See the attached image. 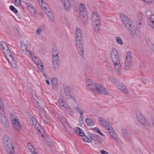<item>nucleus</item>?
Returning a JSON list of instances; mask_svg holds the SVG:
<instances>
[{"instance_id": "680f3d73", "label": "nucleus", "mask_w": 154, "mask_h": 154, "mask_svg": "<svg viewBox=\"0 0 154 154\" xmlns=\"http://www.w3.org/2000/svg\"><path fill=\"white\" fill-rule=\"evenodd\" d=\"M14 117V115L13 114H11V118H13Z\"/></svg>"}, {"instance_id": "4be33fe9", "label": "nucleus", "mask_w": 154, "mask_h": 154, "mask_svg": "<svg viewBox=\"0 0 154 154\" xmlns=\"http://www.w3.org/2000/svg\"><path fill=\"white\" fill-rule=\"evenodd\" d=\"M119 85L118 88L123 92L125 93H127L128 92V89L126 87L121 83L118 84Z\"/></svg>"}, {"instance_id": "a18cd8bd", "label": "nucleus", "mask_w": 154, "mask_h": 154, "mask_svg": "<svg viewBox=\"0 0 154 154\" xmlns=\"http://www.w3.org/2000/svg\"><path fill=\"white\" fill-rule=\"evenodd\" d=\"M10 9L15 13L17 12V10L12 5H11L10 6Z\"/></svg>"}, {"instance_id": "774afa93", "label": "nucleus", "mask_w": 154, "mask_h": 154, "mask_svg": "<svg viewBox=\"0 0 154 154\" xmlns=\"http://www.w3.org/2000/svg\"><path fill=\"white\" fill-rule=\"evenodd\" d=\"M41 136H42V137H43L44 136H43V134H41Z\"/></svg>"}, {"instance_id": "4c0bfd02", "label": "nucleus", "mask_w": 154, "mask_h": 154, "mask_svg": "<svg viewBox=\"0 0 154 154\" xmlns=\"http://www.w3.org/2000/svg\"><path fill=\"white\" fill-rule=\"evenodd\" d=\"M32 57V59L34 60V62L36 64H39V63H41V62L40 60L38 58L35 56H31L30 57Z\"/></svg>"}, {"instance_id": "2eb2a0df", "label": "nucleus", "mask_w": 154, "mask_h": 154, "mask_svg": "<svg viewBox=\"0 0 154 154\" xmlns=\"http://www.w3.org/2000/svg\"><path fill=\"white\" fill-rule=\"evenodd\" d=\"M73 108L76 112L80 114V119H81L82 120L84 112L83 108L79 105H78L76 106H74Z\"/></svg>"}, {"instance_id": "49530a36", "label": "nucleus", "mask_w": 154, "mask_h": 154, "mask_svg": "<svg viewBox=\"0 0 154 154\" xmlns=\"http://www.w3.org/2000/svg\"><path fill=\"white\" fill-rule=\"evenodd\" d=\"M71 94L70 92H68L66 93H64L65 97L66 99H68L69 98Z\"/></svg>"}, {"instance_id": "4468645a", "label": "nucleus", "mask_w": 154, "mask_h": 154, "mask_svg": "<svg viewBox=\"0 0 154 154\" xmlns=\"http://www.w3.org/2000/svg\"><path fill=\"white\" fill-rule=\"evenodd\" d=\"M131 53L130 52L128 51L127 52L126 61L125 63V67H128L131 66Z\"/></svg>"}, {"instance_id": "8fccbe9b", "label": "nucleus", "mask_w": 154, "mask_h": 154, "mask_svg": "<svg viewBox=\"0 0 154 154\" xmlns=\"http://www.w3.org/2000/svg\"><path fill=\"white\" fill-rule=\"evenodd\" d=\"M70 92V87L67 86L65 88L64 91V93Z\"/></svg>"}, {"instance_id": "2f4dec72", "label": "nucleus", "mask_w": 154, "mask_h": 154, "mask_svg": "<svg viewBox=\"0 0 154 154\" xmlns=\"http://www.w3.org/2000/svg\"><path fill=\"white\" fill-rule=\"evenodd\" d=\"M45 27L43 25L40 26L37 28L36 30V33L38 35H40L42 32L44 30Z\"/></svg>"}, {"instance_id": "58836bf2", "label": "nucleus", "mask_w": 154, "mask_h": 154, "mask_svg": "<svg viewBox=\"0 0 154 154\" xmlns=\"http://www.w3.org/2000/svg\"><path fill=\"white\" fill-rule=\"evenodd\" d=\"M147 43L148 44V46L150 49L153 52H154V46L151 43L150 41H148Z\"/></svg>"}, {"instance_id": "f8f14e48", "label": "nucleus", "mask_w": 154, "mask_h": 154, "mask_svg": "<svg viewBox=\"0 0 154 154\" xmlns=\"http://www.w3.org/2000/svg\"><path fill=\"white\" fill-rule=\"evenodd\" d=\"M12 122L13 124V127L18 131H20L22 128V127L19 122H18V120L15 118L12 119Z\"/></svg>"}, {"instance_id": "1a4fd4ad", "label": "nucleus", "mask_w": 154, "mask_h": 154, "mask_svg": "<svg viewBox=\"0 0 154 154\" xmlns=\"http://www.w3.org/2000/svg\"><path fill=\"white\" fill-rule=\"evenodd\" d=\"M120 15L123 23L125 24L127 28L130 26H131V25L132 24L128 18L123 14H121Z\"/></svg>"}, {"instance_id": "c03bdc74", "label": "nucleus", "mask_w": 154, "mask_h": 154, "mask_svg": "<svg viewBox=\"0 0 154 154\" xmlns=\"http://www.w3.org/2000/svg\"><path fill=\"white\" fill-rule=\"evenodd\" d=\"M1 46L2 48H4V47H5L6 48H7V45L4 42H1Z\"/></svg>"}, {"instance_id": "13d9d810", "label": "nucleus", "mask_w": 154, "mask_h": 154, "mask_svg": "<svg viewBox=\"0 0 154 154\" xmlns=\"http://www.w3.org/2000/svg\"><path fill=\"white\" fill-rule=\"evenodd\" d=\"M65 128L66 129V130L67 129V128H68L70 130H72V128L71 127H70L68 125H67V126H66V125L64 126Z\"/></svg>"}, {"instance_id": "f257e3e1", "label": "nucleus", "mask_w": 154, "mask_h": 154, "mask_svg": "<svg viewBox=\"0 0 154 154\" xmlns=\"http://www.w3.org/2000/svg\"><path fill=\"white\" fill-rule=\"evenodd\" d=\"M86 84L88 88L98 93L107 94L108 91L104 88L100 84H97L93 80L88 78L86 79Z\"/></svg>"}, {"instance_id": "f704fd0d", "label": "nucleus", "mask_w": 154, "mask_h": 154, "mask_svg": "<svg viewBox=\"0 0 154 154\" xmlns=\"http://www.w3.org/2000/svg\"><path fill=\"white\" fill-rule=\"evenodd\" d=\"M27 146L32 154V153L36 152L35 149L33 147L32 144L30 143H28Z\"/></svg>"}, {"instance_id": "0e129e2a", "label": "nucleus", "mask_w": 154, "mask_h": 154, "mask_svg": "<svg viewBox=\"0 0 154 154\" xmlns=\"http://www.w3.org/2000/svg\"><path fill=\"white\" fill-rule=\"evenodd\" d=\"M43 75L44 76V77H46V74L44 73H43Z\"/></svg>"}, {"instance_id": "09e8293b", "label": "nucleus", "mask_w": 154, "mask_h": 154, "mask_svg": "<svg viewBox=\"0 0 154 154\" xmlns=\"http://www.w3.org/2000/svg\"><path fill=\"white\" fill-rule=\"evenodd\" d=\"M69 97V98H68V99L67 100H73L75 102H76V100L75 98L71 94Z\"/></svg>"}, {"instance_id": "603ef678", "label": "nucleus", "mask_w": 154, "mask_h": 154, "mask_svg": "<svg viewBox=\"0 0 154 154\" xmlns=\"http://www.w3.org/2000/svg\"><path fill=\"white\" fill-rule=\"evenodd\" d=\"M94 130L95 131L97 132L98 133H99V132H100V130L99 128H97V127H95V128H94Z\"/></svg>"}, {"instance_id": "864d4df0", "label": "nucleus", "mask_w": 154, "mask_h": 154, "mask_svg": "<svg viewBox=\"0 0 154 154\" xmlns=\"http://www.w3.org/2000/svg\"><path fill=\"white\" fill-rule=\"evenodd\" d=\"M100 152L102 154H109L108 152L104 150H101Z\"/></svg>"}, {"instance_id": "4d7b16f0", "label": "nucleus", "mask_w": 154, "mask_h": 154, "mask_svg": "<svg viewBox=\"0 0 154 154\" xmlns=\"http://www.w3.org/2000/svg\"><path fill=\"white\" fill-rule=\"evenodd\" d=\"M144 2L148 3H150L152 2V0H143Z\"/></svg>"}, {"instance_id": "20e7f679", "label": "nucleus", "mask_w": 154, "mask_h": 154, "mask_svg": "<svg viewBox=\"0 0 154 154\" xmlns=\"http://www.w3.org/2000/svg\"><path fill=\"white\" fill-rule=\"evenodd\" d=\"M52 63L54 70H57L59 65V60L58 52L57 48L54 47L52 50Z\"/></svg>"}, {"instance_id": "bb28decb", "label": "nucleus", "mask_w": 154, "mask_h": 154, "mask_svg": "<svg viewBox=\"0 0 154 154\" xmlns=\"http://www.w3.org/2000/svg\"><path fill=\"white\" fill-rule=\"evenodd\" d=\"M8 154H14L15 150L13 145L12 146H8L5 148Z\"/></svg>"}, {"instance_id": "37998d69", "label": "nucleus", "mask_w": 154, "mask_h": 154, "mask_svg": "<svg viewBox=\"0 0 154 154\" xmlns=\"http://www.w3.org/2000/svg\"><path fill=\"white\" fill-rule=\"evenodd\" d=\"M39 63V64H37L38 65V69L41 72H43L44 71L43 66L42 65Z\"/></svg>"}, {"instance_id": "6e6552de", "label": "nucleus", "mask_w": 154, "mask_h": 154, "mask_svg": "<svg viewBox=\"0 0 154 154\" xmlns=\"http://www.w3.org/2000/svg\"><path fill=\"white\" fill-rule=\"evenodd\" d=\"M59 103L60 107L63 110L65 109V111L66 114L70 115L71 114L70 111H68V109H69L68 107V106L66 102L63 100L60 99L59 100Z\"/></svg>"}, {"instance_id": "e433bc0d", "label": "nucleus", "mask_w": 154, "mask_h": 154, "mask_svg": "<svg viewBox=\"0 0 154 154\" xmlns=\"http://www.w3.org/2000/svg\"><path fill=\"white\" fill-rule=\"evenodd\" d=\"M80 10V16L82 17H84L86 16L87 14V12L86 10V8L84 9H79Z\"/></svg>"}, {"instance_id": "72a5a7b5", "label": "nucleus", "mask_w": 154, "mask_h": 154, "mask_svg": "<svg viewBox=\"0 0 154 154\" xmlns=\"http://www.w3.org/2000/svg\"><path fill=\"white\" fill-rule=\"evenodd\" d=\"M85 122L88 126L94 125V123L91 119L87 118L85 120Z\"/></svg>"}, {"instance_id": "412c9836", "label": "nucleus", "mask_w": 154, "mask_h": 154, "mask_svg": "<svg viewBox=\"0 0 154 154\" xmlns=\"http://www.w3.org/2000/svg\"><path fill=\"white\" fill-rule=\"evenodd\" d=\"M131 25V26H130L127 28L128 29L130 34L134 36L136 34V30L134 27L133 25L132 24Z\"/></svg>"}, {"instance_id": "6e6d98bb", "label": "nucleus", "mask_w": 154, "mask_h": 154, "mask_svg": "<svg viewBox=\"0 0 154 154\" xmlns=\"http://www.w3.org/2000/svg\"><path fill=\"white\" fill-rule=\"evenodd\" d=\"M46 142L49 146H52L53 143L49 141L48 140H47Z\"/></svg>"}, {"instance_id": "a211bd4d", "label": "nucleus", "mask_w": 154, "mask_h": 154, "mask_svg": "<svg viewBox=\"0 0 154 154\" xmlns=\"http://www.w3.org/2000/svg\"><path fill=\"white\" fill-rule=\"evenodd\" d=\"M76 46L78 50L80 55L82 56L83 55V42L76 43Z\"/></svg>"}, {"instance_id": "473e14b6", "label": "nucleus", "mask_w": 154, "mask_h": 154, "mask_svg": "<svg viewBox=\"0 0 154 154\" xmlns=\"http://www.w3.org/2000/svg\"><path fill=\"white\" fill-rule=\"evenodd\" d=\"M149 24L151 27L154 29V15L152 14L150 16Z\"/></svg>"}, {"instance_id": "f3484780", "label": "nucleus", "mask_w": 154, "mask_h": 154, "mask_svg": "<svg viewBox=\"0 0 154 154\" xmlns=\"http://www.w3.org/2000/svg\"><path fill=\"white\" fill-rule=\"evenodd\" d=\"M136 116L141 123L143 125H146V122L145 118L140 113H136Z\"/></svg>"}, {"instance_id": "f03ea898", "label": "nucleus", "mask_w": 154, "mask_h": 154, "mask_svg": "<svg viewBox=\"0 0 154 154\" xmlns=\"http://www.w3.org/2000/svg\"><path fill=\"white\" fill-rule=\"evenodd\" d=\"M99 119V123L100 125L102 127H105L113 138L116 141L117 140V135L109 122L102 117L100 118Z\"/></svg>"}, {"instance_id": "c756f323", "label": "nucleus", "mask_w": 154, "mask_h": 154, "mask_svg": "<svg viewBox=\"0 0 154 154\" xmlns=\"http://www.w3.org/2000/svg\"><path fill=\"white\" fill-rule=\"evenodd\" d=\"M32 121L33 125H34L35 128L37 129L38 132H40L41 131L39 128V124L37 122L36 120L34 118H32Z\"/></svg>"}, {"instance_id": "9d476101", "label": "nucleus", "mask_w": 154, "mask_h": 154, "mask_svg": "<svg viewBox=\"0 0 154 154\" xmlns=\"http://www.w3.org/2000/svg\"><path fill=\"white\" fill-rule=\"evenodd\" d=\"M63 0V3L65 9L68 11L70 10V5H74L75 4V1L74 0Z\"/></svg>"}, {"instance_id": "7c9ffc66", "label": "nucleus", "mask_w": 154, "mask_h": 154, "mask_svg": "<svg viewBox=\"0 0 154 154\" xmlns=\"http://www.w3.org/2000/svg\"><path fill=\"white\" fill-rule=\"evenodd\" d=\"M93 139L100 143H102L103 141L102 139L100 136L97 134H94Z\"/></svg>"}, {"instance_id": "393cba45", "label": "nucleus", "mask_w": 154, "mask_h": 154, "mask_svg": "<svg viewBox=\"0 0 154 154\" xmlns=\"http://www.w3.org/2000/svg\"><path fill=\"white\" fill-rule=\"evenodd\" d=\"M7 58L8 60L9 61L11 64V66L14 68H16V63L14 61V59L12 56L11 55L9 57H8Z\"/></svg>"}, {"instance_id": "ddd939ff", "label": "nucleus", "mask_w": 154, "mask_h": 154, "mask_svg": "<svg viewBox=\"0 0 154 154\" xmlns=\"http://www.w3.org/2000/svg\"><path fill=\"white\" fill-rule=\"evenodd\" d=\"M3 143L5 148L8 146H12L13 144L11 140L7 136H4L3 137Z\"/></svg>"}, {"instance_id": "bf43d9fd", "label": "nucleus", "mask_w": 154, "mask_h": 154, "mask_svg": "<svg viewBox=\"0 0 154 154\" xmlns=\"http://www.w3.org/2000/svg\"><path fill=\"white\" fill-rule=\"evenodd\" d=\"M45 82L48 85H50V82L48 80H46V79H45Z\"/></svg>"}, {"instance_id": "79ce46f5", "label": "nucleus", "mask_w": 154, "mask_h": 154, "mask_svg": "<svg viewBox=\"0 0 154 154\" xmlns=\"http://www.w3.org/2000/svg\"><path fill=\"white\" fill-rule=\"evenodd\" d=\"M81 20L85 24L87 22V16H85L84 17H82L80 16Z\"/></svg>"}, {"instance_id": "aec40b11", "label": "nucleus", "mask_w": 154, "mask_h": 154, "mask_svg": "<svg viewBox=\"0 0 154 154\" xmlns=\"http://www.w3.org/2000/svg\"><path fill=\"white\" fill-rule=\"evenodd\" d=\"M94 134L89 133V137L85 136V137L82 138L83 140L84 141H85L87 139L86 142L88 143H90L93 140Z\"/></svg>"}, {"instance_id": "69168bd1", "label": "nucleus", "mask_w": 154, "mask_h": 154, "mask_svg": "<svg viewBox=\"0 0 154 154\" xmlns=\"http://www.w3.org/2000/svg\"><path fill=\"white\" fill-rule=\"evenodd\" d=\"M152 124L154 127V120L152 122Z\"/></svg>"}, {"instance_id": "cd10ccee", "label": "nucleus", "mask_w": 154, "mask_h": 154, "mask_svg": "<svg viewBox=\"0 0 154 154\" xmlns=\"http://www.w3.org/2000/svg\"><path fill=\"white\" fill-rule=\"evenodd\" d=\"M93 28L94 30L97 32H98L99 31L100 26L101 25L100 23V22H97L96 23H93Z\"/></svg>"}, {"instance_id": "39448f33", "label": "nucleus", "mask_w": 154, "mask_h": 154, "mask_svg": "<svg viewBox=\"0 0 154 154\" xmlns=\"http://www.w3.org/2000/svg\"><path fill=\"white\" fill-rule=\"evenodd\" d=\"M0 119L4 126L6 127H8L9 123L8 119L5 116L3 110V105L2 101L0 102Z\"/></svg>"}, {"instance_id": "0eeeda50", "label": "nucleus", "mask_w": 154, "mask_h": 154, "mask_svg": "<svg viewBox=\"0 0 154 154\" xmlns=\"http://www.w3.org/2000/svg\"><path fill=\"white\" fill-rule=\"evenodd\" d=\"M21 48L23 53L29 57L32 56V52L29 50H28L26 45L23 42L20 43Z\"/></svg>"}, {"instance_id": "5701e85b", "label": "nucleus", "mask_w": 154, "mask_h": 154, "mask_svg": "<svg viewBox=\"0 0 154 154\" xmlns=\"http://www.w3.org/2000/svg\"><path fill=\"white\" fill-rule=\"evenodd\" d=\"M119 85L118 88L123 92L125 93H127L128 92V89L126 87L121 83L118 84Z\"/></svg>"}, {"instance_id": "de8ad7c7", "label": "nucleus", "mask_w": 154, "mask_h": 154, "mask_svg": "<svg viewBox=\"0 0 154 154\" xmlns=\"http://www.w3.org/2000/svg\"><path fill=\"white\" fill-rule=\"evenodd\" d=\"M24 2L25 3L28 10L29 9H30V8H32V5L30 3L28 2Z\"/></svg>"}, {"instance_id": "3c124183", "label": "nucleus", "mask_w": 154, "mask_h": 154, "mask_svg": "<svg viewBox=\"0 0 154 154\" xmlns=\"http://www.w3.org/2000/svg\"><path fill=\"white\" fill-rule=\"evenodd\" d=\"M112 82L113 84V85H114V84H117V83H120V82H119L117 81V80H116L115 79H113L112 80Z\"/></svg>"}, {"instance_id": "a878e982", "label": "nucleus", "mask_w": 154, "mask_h": 154, "mask_svg": "<svg viewBox=\"0 0 154 154\" xmlns=\"http://www.w3.org/2000/svg\"><path fill=\"white\" fill-rule=\"evenodd\" d=\"M124 137L127 140H129L131 139V135L129 132L125 130L123 133Z\"/></svg>"}, {"instance_id": "dca6fc26", "label": "nucleus", "mask_w": 154, "mask_h": 154, "mask_svg": "<svg viewBox=\"0 0 154 154\" xmlns=\"http://www.w3.org/2000/svg\"><path fill=\"white\" fill-rule=\"evenodd\" d=\"M91 20L93 23L100 22L99 15L97 12H94L92 13Z\"/></svg>"}, {"instance_id": "423d86ee", "label": "nucleus", "mask_w": 154, "mask_h": 154, "mask_svg": "<svg viewBox=\"0 0 154 154\" xmlns=\"http://www.w3.org/2000/svg\"><path fill=\"white\" fill-rule=\"evenodd\" d=\"M111 58L114 65L117 66L120 63V60L118 52L115 49H113L111 54Z\"/></svg>"}, {"instance_id": "c9c22d12", "label": "nucleus", "mask_w": 154, "mask_h": 154, "mask_svg": "<svg viewBox=\"0 0 154 154\" xmlns=\"http://www.w3.org/2000/svg\"><path fill=\"white\" fill-rule=\"evenodd\" d=\"M137 20L138 21H137V25H141V22L142 21V17L141 14L139 13L137 15Z\"/></svg>"}, {"instance_id": "e2e57ef3", "label": "nucleus", "mask_w": 154, "mask_h": 154, "mask_svg": "<svg viewBox=\"0 0 154 154\" xmlns=\"http://www.w3.org/2000/svg\"><path fill=\"white\" fill-rule=\"evenodd\" d=\"M114 85L116 86L118 88L119 85L118 83H117L116 84H114Z\"/></svg>"}, {"instance_id": "9b49d317", "label": "nucleus", "mask_w": 154, "mask_h": 154, "mask_svg": "<svg viewBox=\"0 0 154 154\" xmlns=\"http://www.w3.org/2000/svg\"><path fill=\"white\" fill-rule=\"evenodd\" d=\"M83 37L82 32L80 28L78 27L76 29V42H83Z\"/></svg>"}, {"instance_id": "7ed1b4c3", "label": "nucleus", "mask_w": 154, "mask_h": 154, "mask_svg": "<svg viewBox=\"0 0 154 154\" xmlns=\"http://www.w3.org/2000/svg\"><path fill=\"white\" fill-rule=\"evenodd\" d=\"M37 1L50 19L51 20L54 21V17L53 15L51 10L49 8L47 4L44 2L43 0H37Z\"/></svg>"}, {"instance_id": "b1692460", "label": "nucleus", "mask_w": 154, "mask_h": 154, "mask_svg": "<svg viewBox=\"0 0 154 154\" xmlns=\"http://www.w3.org/2000/svg\"><path fill=\"white\" fill-rule=\"evenodd\" d=\"M75 133L78 135L81 136H85V134L83 132V130L79 127L75 128Z\"/></svg>"}, {"instance_id": "6ab92c4d", "label": "nucleus", "mask_w": 154, "mask_h": 154, "mask_svg": "<svg viewBox=\"0 0 154 154\" xmlns=\"http://www.w3.org/2000/svg\"><path fill=\"white\" fill-rule=\"evenodd\" d=\"M51 84L52 85V88L54 90H57L59 87L57 80L56 78H53L51 79Z\"/></svg>"}, {"instance_id": "052dcab7", "label": "nucleus", "mask_w": 154, "mask_h": 154, "mask_svg": "<svg viewBox=\"0 0 154 154\" xmlns=\"http://www.w3.org/2000/svg\"><path fill=\"white\" fill-rule=\"evenodd\" d=\"M99 134H100L102 136H104L103 134L101 132V131L100 132H99Z\"/></svg>"}, {"instance_id": "ea45409f", "label": "nucleus", "mask_w": 154, "mask_h": 154, "mask_svg": "<svg viewBox=\"0 0 154 154\" xmlns=\"http://www.w3.org/2000/svg\"><path fill=\"white\" fill-rule=\"evenodd\" d=\"M116 40L117 42L119 45H122L123 44V42L120 37L119 36H117L116 37Z\"/></svg>"}, {"instance_id": "a19ab883", "label": "nucleus", "mask_w": 154, "mask_h": 154, "mask_svg": "<svg viewBox=\"0 0 154 154\" xmlns=\"http://www.w3.org/2000/svg\"><path fill=\"white\" fill-rule=\"evenodd\" d=\"M28 10L32 15L36 16L35 9L33 7Z\"/></svg>"}, {"instance_id": "5fc2aeb1", "label": "nucleus", "mask_w": 154, "mask_h": 154, "mask_svg": "<svg viewBox=\"0 0 154 154\" xmlns=\"http://www.w3.org/2000/svg\"><path fill=\"white\" fill-rule=\"evenodd\" d=\"M85 8V5L82 3L80 4L79 9H84Z\"/></svg>"}, {"instance_id": "c85d7f7f", "label": "nucleus", "mask_w": 154, "mask_h": 154, "mask_svg": "<svg viewBox=\"0 0 154 154\" xmlns=\"http://www.w3.org/2000/svg\"><path fill=\"white\" fill-rule=\"evenodd\" d=\"M2 49L7 57L11 56V53L8 46H7V48L4 47V48H2Z\"/></svg>"}, {"instance_id": "338daca9", "label": "nucleus", "mask_w": 154, "mask_h": 154, "mask_svg": "<svg viewBox=\"0 0 154 154\" xmlns=\"http://www.w3.org/2000/svg\"><path fill=\"white\" fill-rule=\"evenodd\" d=\"M32 154H37L36 152H35L34 153H32Z\"/></svg>"}]
</instances>
